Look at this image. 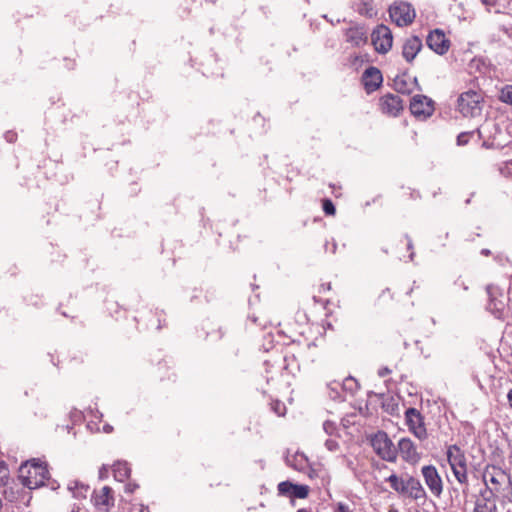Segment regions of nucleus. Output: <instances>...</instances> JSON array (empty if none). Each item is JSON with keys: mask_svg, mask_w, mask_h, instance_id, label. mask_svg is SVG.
Wrapping results in <instances>:
<instances>
[{"mask_svg": "<svg viewBox=\"0 0 512 512\" xmlns=\"http://www.w3.org/2000/svg\"><path fill=\"white\" fill-rule=\"evenodd\" d=\"M19 479L23 486L29 489L41 486H47L51 490L59 488L58 482L50 477L47 463L36 458L28 460L20 466Z\"/></svg>", "mask_w": 512, "mask_h": 512, "instance_id": "f257e3e1", "label": "nucleus"}, {"mask_svg": "<svg viewBox=\"0 0 512 512\" xmlns=\"http://www.w3.org/2000/svg\"><path fill=\"white\" fill-rule=\"evenodd\" d=\"M477 133L480 139H483L482 147L486 149H503L507 142L500 139L503 136V131L496 123L486 124L473 131L461 132L457 136V145H467L470 139Z\"/></svg>", "mask_w": 512, "mask_h": 512, "instance_id": "f03ea898", "label": "nucleus"}, {"mask_svg": "<svg viewBox=\"0 0 512 512\" xmlns=\"http://www.w3.org/2000/svg\"><path fill=\"white\" fill-rule=\"evenodd\" d=\"M385 481L388 482L390 487L400 495L407 496L414 500H418L426 496V492L420 481L409 474L399 477L393 473L386 478Z\"/></svg>", "mask_w": 512, "mask_h": 512, "instance_id": "7ed1b4c3", "label": "nucleus"}, {"mask_svg": "<svg viewBox=\"0 0 512 512\" xmlns=\"http://www.w3.org/2000/svg\"><path fill=\"white\" fill-rule=\"evenodd\" d=\"M484 96L481 91L462 92L457 99V109L463 117L477 118L482 115Z\"/></svg>", "mask_w": 512, "mask_h": 512, "instance_id": "20e7f679", "label": "nucleus"}, {"mask_svg": "<svg viewBox=\"0 0 512 512\" xmlns=\"http://www.w3.org/2000/svg\"><path fill=\"white\" fill-rule=\"evenodd\" d=\"M446 456L456 480L467 488V460L464 451L456 444L449 445L447 447Z\"/></svg>", "mask_w": 512, "mask_h": 512, "instance_id": "39448f33", "label": "nucleus"}, {"mask_svg": "<svg viewBox=\"0 0 512 512\" xmlns=\"http://www.w3.org/2000/svg\"><path fill=\"white\" fill-rule=\"evenodd\" d=\"M371 446L382 460L387 462L396 461L397 449L386 432L378 431L375 433L371 438Z\"/></svg>", "mask_w": 512, "mask_h": 512, "instance_id": "423d86ee", "label": "nucleus"}, {"mask_svg": "<svg viewBox=\"0 0 512 512\" xmlns=\"http://www.w3.org/2000/svg\"><path fill=\"white\" fill-rule=\"evenodd\" d=\"M391 20L399 27L410 25L416 16L415 10L408 2H395L389 8Z\"/></svg>", "mask_w": 512, "mask_h": 512, "instance_id": "0eeeda50", "label": "nucleus"}, {"mask_svg": "<svg viewBox=\"0 0 512 512\" xmlns=\"http://www.w3.org/2000/svg\"><path fill=\"white\" fill-rule=\"evenodd\" d=\"M498 487L486 485L480 490L473 512H497Z\"/></svg>", "mask_w": 512, "mask_h": 512, "instance_id": "6e6552de", "label": "nucleus"}, {"mask_svg": "<svg viewBox=\"0 0 512 512\" xmlns=\"http://www.w3.org/2000/svg\"><path fill=\"white\" fill-rule=\"evenodd\" d=\"M371 42L377 53H388L393 44V35L389 27L384 24L377 25L371 33Z\"/></svg>", "mask_w": 512, "mask_h": 512, "instance_id": "1a4fd4ad", "label": "nucleus"}, {"mask_svg": "<svg viewBox=\"0 0 512 512\" xmlns=\"http://www.w3.org/2000/svg\"><path fill=\"white\" fill-rule=\"evenodd\" d=\"M405 421L409 431L419 440H425L428 437L427 429L424 423V417L421 412L410 407L405 411Z\"/></svg>", "mask_w": 512, "mask_h": 512, "instance_id": "9d476101", "label": "nucleus"}, {"mask_svg": "<svg viewBox=\"0 0 512 512\" xmlns=\"http://www.w3.org/2000/svg\"><path fill=\"white\" fill-rule=\"evenodd\" d=\"M421 473L430 492L439 497L443 492V482L436 467L434 465L423 466Z\"/></svg>", "mask_w": 512, "mask_h": 512, "instance_id": "9b49d317", "label": "nucleus"}, {"mask_svg": "<svg viewBox=\"0 0 512 512\" xmlns=\"http://www.w3.org/2000/svg\"><path fill=\"white\" fill-rule=\"evenodd\" d=\"M484 487L491 483L493 487H500L505 483H510V476L500 467L495 465H487L482 474Z\"/></svg>", "mask_w": 512, "mask_h": 512, "instance_id": "f8f14e48", "label": "nucleus"}, {"mask_svg": "<svg viewBox=\"0 0 512 512\" xmlns=\"http://www.w3.org/2000/svg\"><path fill=\"white\" fill-rule=\"evenodd\" d=\"M427 46L438 55H444L450 48V40L440 29L431 31L426 38Z\"/></svg>", "mask_w": 512, "mask_h": 512, "instance_id": "ddd939ff", "label": "nucleus"}, {"mask_svg": "<svg viewBox=\"0 0 512 512\" xmlns=\"http://www.w3.org/2000/svg\"><path fill=\"white\" fill-rule=\"evenodd\" d=\"M410 111L416 117L427 118L434 111L433 101L425 95H415L410 101Z\"/></svg>", "mask_w": 512, "mask_h": 512, "instance_id": "4468645a", "label": "nucleus"}, {"mask_svg": "<svg viewBox=\"0 0 512 512\" xmlns=\"http://www.w3.org/2000/svg\"><path fill=\"white\" fill-rule=\"evenodd\" d=\"M486 291L489 297L487 309L498 319L503 318L505 303L498 296L502 297V292L499 287L489 284L486 287Z\"/></svg>", "mask_w": 512, "mask_h": 512, "instance_id": "2eb2a0df", "label": "nucleus"}, {"mask_svg": "<svg viewBox=\"0 0 512 512\" xmlns=\"http://www.w3.org/2000/svg\"><path fill=\"white\" fill-rule=\"evenodd\" d=\"M397 453L401 458L412 465L417 464L421 459V454L417 451L416 445L410 438H401L398 442Z\"/></svg>", "mask_w": 512, "mask_h": 512, "instance_id": "dca6fc26", "label": "nucleus"}, {"mask_svg": "<svg viewBox=\"0 0 512 512\" xmlns=\"http://www.w3.org/2000/svg\"><path fill=\"white\" fill-rule=\"evenodd\" d=\"M381 111L389 116L397 117L403 110V101L400 96L388 93L379 100Z\"/></svg>", "mask_w": 512, "mask_h": 512, "instance_id": "f3484780", "label": "nucleus"}, {"mask_svg": "<svg viewBox=\"0 0 512 512\" xmlns=\"http://www.w3.org/2000/svg\"><path fill=\"white\" fill-rule=\"evenodd\" d=\"M382 82L383 76L377 67L370 66L362 74V83L367 94L375 92Z\"/></svg>", "mask_w": 512, "mask_h": 512, "instance_id": "a211bd4d", "label": "nucleus"}, {"mask_svg": "<svg viewBox=\"0 0 512 512\" xmlns=\"http://www.w3.org/2000/svg\"><path fill=\"white\" fill-rule=\"evenodd\" d=\"M346 41L353 46L360 47L368 42L367 30L363 25L349 27L345 31Z\"/></svg>", "mask_w": 512, "mask_h": 512, "instance_id": "6ab92c4d", "label": "nucleus"}, {"mask_svg": "<svg viewBox=\"0 0 512 512\" xmlns=\"http://www.w3.org/2000/svg\"><path fill=\"white\" fill-rule=\"evenodd\" d=\"M417 86V78L414 77L413 79H411L408 72H404L401 75H397L393 81L394 89L401 94L409 95Z\"/></svg>", "mask_w": 512, "mask_h": 512, "instance_id": "aec40b11", "label": "nucleus"}, {"mask_svg": "<svg viewBox=\"0 0 512 512\" xmlns=\"http://www.w3.org/2000/svg\"><path fill=\"white\" fill-rule=\"evenodd\" d=\"M422 49V41L418 36H411L406 39L402 47V56L411 63Z\"/></svg>", "mask_w": 512, "mask_h": 512, "instance_id": "412c9836", "label": "nucleus"}, {"mask_svg": "<svg viewBox=\"0 0 512 512\" xmlns=\"http://www.w3.org/2000/svg\"><path fill=\"white\" fill-rule=\"evenodd\" d=\"M91 500L99 509L113 506L114 497L112 495V489L109 486H104L99 492L94 491Z\"/></svg>", "mask_w": 512, "mask_h": 512, "instance_id": "4be33fe9", "label": "nucleus"}, {"mask_svg": "<svg viewBox=\"0 0 512 512\" xmlns=\"http://www.w3.org/2000/svg\"><path fill=\"white\" fill-rule=\"evenodd\" d=\"M353 7L358 14L367 18H373L377 15L373 0H355Z\"/></svg>", "mask_w": 512, "mask_h": 512, "instance_id": "5701e85b", "label": "nucleus"}, {"mask_svg": "<svg viewBox=\"0 0 512 512\" xmlns=\"http://www.w3.org/2000/svg\"><path fill=\"white\" fill-rule=\"evenodd\" d=\"M131 468L126 461H116L113 464V475L115 480L124 482L130 477Z\"/></svg>", "mask_w": 512, "mask_h": 512, "instance_id": "b1692460", "label": "nucleus"}, {"mask_svg": "<svg viewBox=\"0 0 512 512\" xmlns=\"http://www.w3.org/2000/svg\"><path fill=\"white\" fill-rule=\"evenodd\" d=\"M328 395L334 401H344L345 395L342 390V384L338 381H332L327 385Z\"/></svg>", "mask_w": 512, "mask_h": 512, "instance_id": "393cba45", "label": "nucleus"}, {"mask_svg": "<svg viewBox=\"0 0 512 512\" xmlns=\"http://www.w3.org/2000/svg\"><path fill=\"white\" fill-rule=\"evenodd\" d=\"M497 99L508 106L512 107V84H505L498 89Z\"/></svg>", "mask_w": 512, "mask_h": 512, "instance_id": "a878e982", "label": "nucleus"}, {"mask_svg": "<svg viewBox=\"0 0 512 512\" xmlns=\"http://www.w3.org/2000/svg\"><path fill=\"white\" fill-rule=\"evenodd\" d=\"M69 490L72 491L75 498H86L89 491V486L80 482H74V486H69Z\"/></svg>", "mask_w": 512, "mask_h": 512, "instance_id": "bb28decb", "label": "nucleus"}, {"mask_svg": "<svg viewBox=\"0 0 512 512\" xmlns=\"http://www.w3.org/2000/svg\"><path fill=\"white\" fill-rule=\"evenodd\" d=\"M309 495V487L303 484H292L291 498L305 499Z\"/></svg>", "mask_w": 512, "mask_h": 512, "instance_id": "cd10ccee", "label": "nucleus"}, {"mask_svg": "<svg viewBox=\"0 0 512 512\" xmlns=\"http://www.w3.org/2000/svg\"><path fill=\"white\" fill-rule=\"evenodd\" d=\"M341 384L344 393L348 392L353 395L359 389L358 381L351 376L345 378Z\"/></svg>", "mask_w": 512, "mask_h": 512, "instance_id": "c85d7f7f", "label": "nucleus"}, {"mask_svg": "<svg viewBox=\"0 0 512 512\" xmlns=\"http://www.w3.org/2000/svg\"><path fill=\"white\" fill-rule=\"evenodd\" d=\"M292 466L298 471H303L305 467L309 466V460L304 453H296Z\"/></svg>", "mask_w": 512, "mask_h": 512, "instance_id": "c756f323", "label": "nucleus"}, {"mask_svg": "<svg viewBox=\"0 0 512 512\" xmlns=\"http://www.w3.org/2000/svg\"><path fill=\"white\" fill-rule=\"evenodd\" d=\"M497 170L502 176L512 179V159L497 164Z\"/></svg>", "mask_w": 512, "mask_h": 512, "instance_id": "7c9ffc66", "label": "nucleus"}, {"mask_svg": "<svg viewBox=\"0 0 512 512\" xmlns=\"http://www.w3.org/2000/svg\"><path fill=\"white\" fill-rule=\"evenodd\" d=\"M292 482L290 481H282L278 484V492L282 496H288L291 498L292 496Z\"/></svg>", "mask_w": 512, "mask_h": 512, "instance_id": "2f4dec72", "label": "nucleus"}, {"mask_svg": "<svg viewBox=\"0 0 512 512\" xmlns=\"http://www.w3.org/2000/svg\"><path fill=\"white\" fill-rule=\"evenodd\" d=\"M322 209L326 215L333 216L336 213V208L331 199L325 198L322 201Z\"/></svg>", "mask_w": 512, "mask_h": 512, "instance_id": "473e14b6", "label": "nucleus"}, {"mask_svg": "<svg viewBox=\"0 0 512 512\" xmlns=\"http://www.w3.org/2000/svg\"><path fill=\"white\" fill-rule=\"evenodd\" d=\"M323 430L327 435L333 436L338 432L337 424L331 420H326L323 423Z\"/></svg>", "mask_w": 512, "mask_h": 512, "instance_id": "72a5a7b5", "label": "nucleus"}, {"mask_svg": "<svg viewBox=\"0 0 512 512\" xmlns=\"http://www.w3.org/2000/svg\"><path fill=\"white\" fill-rule=\"evenodd\" d=\"M271 409L278 416H283L286 412L285 404L279 400H275L271 403Z\"/></svg>", "mask_w": 512, "mask_h": 512, "instance_id": "f704fd0d", "label": "nucleus"}, {"mask_svg": "<svg viewBox=\"0 0 512 512\" xmlns=\"http://www.w3.org/2000/svg\"><path fill=\"white\" fill-rule=\"evenodd\" d=\"M9 477V470L7 464L4 461H0V480L6 481Z\"/></svg>", "mask_w": 512, "mask_h": 512, "instance_id": "c9c22d12", "label": "nucleus"}, {"mask_svg": "<svg viewBox=\"0 0 512 512\" xmlns=\"http://www.w3.org/2000/svg\"><path fill=\"white\" fill-rule=\"evenodd\" d=\"M325 447L327 450L334 452L339 449V443L334 439H327L325 441Z\"/></svg>", "mask_w": 512, "mask_h": 512, "instance_id": "e433bc0d", "label": "nucleus"}, {"mask_svg": "<svg viewBox=\"0 0 512 512\" xmlns=\"http://www.w3.org/2000/svg\"><path fill=\"white\" fill-rule=\"evenodd\" d=\"M334 512H352L350 507L343 503V502H339L337 503L335 509H334Z\"/></svg>", "mask_w": 512, "mask_h": 512, "instance_id": "4c0bfd02", "label": "nucleus"}, {"mask_svg": "<svg viewBox=\"0 0 512 512\" xmlns=\"http://www.w3.org/2000/svg\"><path fill=\"white\" fill-rule=\"evenodd\" d=\"M405 238L407 240V249L411 251V253L409 254V258H410V260H413L414 256H415V253L413 252V242H412V239L410 238V236L408 234H405Z\"/></svg>", "mask_w": 512, "mask_h": 512, "instance_id": "58836bf2", "label": "nucleus"}, {"mask_svg": "<svg viewBox=\"0 0 512 512\" xmlns=\"http://www.w3.org/2000/svg\"><path fill=\"white\" fill-rule=\"evenodd\" d=\"M4 138L7 142L9 143H13L16 141L17 139V134L14 132V131H7L5 134H4Z\"/></svg>", "mask_w": 512, "mask_h": 512, "instance_id": "ea45409f", "label": "nucleus"}, {"mask_svg": "<svg viewBox=\"0 0 512 512\" xmlns=\"http://www.w3.org/2000/svg\"><path fill=\"white\" fill-rule=\"evenodd\" d=\"M324 248L326 251H331V253L334 254L337 249V243L335 242V240H333L331 243L327 241L324 245Z\"/></svg>", "mask_w": 512, "mask_h": 512, "instance_id": "a19ab883", "label": "nucleus"}, {"mask_svg": "<svg viewBox=\"0 0 512 512\" xmlns=\"http://www.w3.org/2000/svg\"><path fill=\"white\" fill-rule=\"evenodd\" d=\"M138 487H139V485L136 484V483H129L125 487V492L126 493H133Z\"/></svg>", "mask_w": 512, "mask_h": 512, "instance_id": "79ce46f5", "label": "nucleus"}, {"mask_svg": "<svg viewBox=\"0 0 512 512\" xmlns=\"http://www.w3.org/2000/svg\"><path fill=\"white\" fill-rule=\"evenodd\" d=\"M498 0H481V3L487 8L494 7Z\"/></svg>", "mask_w": 512, "mask_h": 512, "instance_id": "37998d69", "label": "nucleus"}, {"mask_svg": "<svg viewBox=\"0 0 512 512\" xmlns=\"http://www.w3.org/2000/svg\"><path fill=\"white\" fill-rule=\"evenodd\" d=\"M390 373H391V370L388 367H382L378 370V375L380 377H385Z\"/></svg>", "mask_w": 512, "mask_h": 512, "instance_id": "c03bdc74", "label": "nucleus"}, {"mask_svg": "<svg viewBox=\"0 0 512 512\" xmlns=\"http://www.w3.org/2000/svg\"><path fill=\"white\" fill-rule=\"evenodd\" d=\"M307 467L309 468L308 473H307L309 478L313 479L314 477H316L318 475L317 470L315 468L311 467L310 465Z\"/></svg>", "mask_w": 512, "mask_h": 512, "instance_id": "a18cd8bd", "label": "nucleus"}, {"mask_svg": "<svg viewBox=\"0 0 512 512\" xmlns=\"http://www.w3.org/2000/svg\"><path fill=\"white\" fill-rule=\"evenodd\" d=\"M480 254L487 257V256H490L492 254V252L488 248H483V249H481Z\"/></svg>", "mask_w": 512, "mask_h": 512, "instance_id": "49530a36", "label": "nucleus"}, {"mask_svg": "<svg viewBox=\"0 0 512 512\" xmlns=\"http://www.w3.org/2000/svg\"><path fill=\"white\" fill-rule=\"evenodd\" d=\"M507 399H508L510 406L512 407V389L509 390V392L507 394Z\"/></svg>", "mask_w": 512, "mask_h": 512, "instance_id": "de8ad7c7", "label": "nucleus"}, {"mask_svg": "<svg viewBox=\"0 0 512 512\" xmlns=\"http://www.w3.org/2000/svg\"><path fill=\"white\" fill-rule=\"evenodd\" d=\"M321 288H322V290H325V289L329 290L331 288V284L330 283L322 284Z\"/></svg>", "mask_w": 512, "mask_h": 512, "instance_id": "09e8293b", "label": "nucleus"}, {"mask_svg": "<svg viewBox=\"0 0 512 512\" xmlns=\"http://www.w3.org/2000/svg\"><path fill=\"white\" fill-rule=\"evenodd\" d=\"M112 430H113L112 426H110V425H105V426H104V431H105V432L109 433V432H111Z\"/></svg>", "mask_w": 512, "mask_h": 512, "instance_id": "8fccbe9b", "label": "nucleus"}, {"mask_svg": "<svg viewBox=\"0 0 512 512\" xmlns=\"http://www.w3.org/2000/svg\"><path fill=\"white\" fill-rule=\"evenodd\" d=\"M296 512H312V511L309 509H306V508H301V509H298Z\"/></svg>", "mask_w": 512, "mask_h": 512, "instance_id": "3c124183", "label": "nucleus"}, {"mask_svg": "<svg viewBox=\"0 0 512 512\" xmlns=\"http://www.w3.org/2000/svg\"><path fill=\"white\" fill-rule=\"evenodd\" d=\"M474 192L471 193L470 197L465 201V204H469L471 202V198L474 196Z\"/></svg>", "mask_w": 512, "mask_h": 512, "instance_id": "603ef678", "label": "nucleus"}, {"mask_svg": "<svg viewBox=\"0 0 512 512\" xmlns=\"http://www.w3.org/2000/svg\"><path fill=\"white\" fill-rule=\"evenodd\" d=\"M264 365H266L268 367L270 365V361L269 360H265L264 361Z\"/></svg>", "mask_w": 512, "mask_h": 512, "instance_id": "864d4df0", "label": "nucleus"}, {"mask_svg": "<svg viewBox=\"0 0 512 512\" xmlns=\"http://www.w3.org/2000/svg\"><path fill=\"white\" fill-rule=\"evenodd\" d=\"M386 291H387V292H389V291H390V289H389V288H386V290H384V291H383V293H385Z\"/></svg>", "mask_w": 512, "mask_h": 512, "instance_id": "5fc2aeb1", "label": "nucleus"}, {"mask_svg": "<svg viewBox=\"0 0 512 512\" xmlns=\"http://www.w3.org/2000/svg\"><path fill=\"white\" fill-rule=\"evenodd\" d=\"M389 512H398L397 510H390Z\"/></svg>", "mask_w": 512, "mask_h": 512, "instance_id": "6e6d98bb", "label": "nucleus"}]
</instances>
